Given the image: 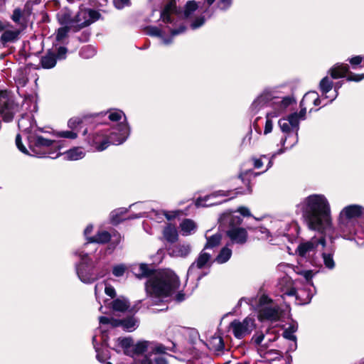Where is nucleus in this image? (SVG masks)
<instances>
[{"instance_id": "obj_40", "label": "nucleus", "mask_w": 364, "mask_h": 364, "mask_svg": "<svg viewBox=\"0 0 364 364\" xmlns=\"http://www.w3.org/2000/svg\"><path fill=\"white\" fill-rule=\"evenodd\" d=\"M232 256V250L227 246L223 247L218 256L215 257V261L218 264H224L227 262Z\"/></svg>"}, {"instance_id": "obj_33", "label": "nucleus", "mask_w": 364, "mask_h": 364, "mask_svg": "<svg viewBox=\"0 0 364 364\" xmlns=\"http://www.w3.org/2000/svg\"><path fill=\"white\" fill-rule=\"evenodd\" d=\"M111 239V235L105 230L99 231L95 236L88 238L87 243L104 244L109 242Z\"/></svg>"}, {"instance_id": "obj_28", "label": "nucleus", "mask_w": 364, "mask_h": 364, "mask_svg": "<svg viewBox=\"0 0 364 364\" xmlns=\"http://www.w3.org/2000/svg\"><path fill=\"white\" fill-rule=\"evenodd\" d=\"M181 230L183 236H188L196 232L197 225L191 219H184L180 224Z\"/></svg>"}, {"instance_id": "obj_60", "label": "nucleus", "mask_w": 364, "mask_h": 364, "mask_svg": "<svg viewBox=\"0 0 364 364\" xmlns=\"http://www.w3.org/2000/svg\"><path fill=\"white\" fill-rule=\"evenodd\" d=\"M16 82L22 87H23L27 82V78L21 73L19 76L15 77Z\"/></svg>"}, {"instance_id": "obj_29", "label": "nucleus", "mask_w": 364, "mask_h": 364, "mask_svg": "<svg viewBox=\"0 0 364 364\" xmlns=\"http://www.w3.org/2000/svg\"><path fill=\"white\" fill-rule=\"evenodd\" d=\"M207 346L211 350L222 351L224 349V343L221 336L215 335L208 341Z\"/></svg>"}, {"instance_id": "obj_6", "label": "nucleus", "mask_w": 364, "mask_h": 364, "mask_svg": "<svg viewBox=\"0 0 364 364\" xmlns=\"http://www.w3.org/2000/svg\"><path fill=\"white\" fill-rule=\"evenodd\" d=\"M219 220L222 224H228L226 235L232 244L244 245L247 241V230L239 227L242 222L240 216L235 215L232 212L227 211L220 217Z\"/></svg>"}, {"instance_id": "obj_12", "label": "nucleus", "mask_w": 364, "mask_h": 364, "mask_svg": "<svg viewBox=\"0 0 364 364\" xmlns=\"http://www.w3.org/2000/svg\"><path fill=\"white\" fill-rule=\"evenodd\" d=\"M20 111V105L15 102L13 95L6 90H0V117L5 122L12 121Z\"/></svg>"}, {"instance_id": "obj_10", "label": "nucleus", "mask_w": 364, "mask_h": 364, "mask_svg": "<svg viewBox=\"0 0 364 364\" xmlns=\"http://www.w3.org/2000/svg\"><path fill=\"white\" fill-rule=\"evenodd\" d=\"M278 124L282 132L286 134L281 140L282 144L284 146L288 139H289V146L287 149L293 147L297 144L299 139L298 131L299 125L297 123L296 115L290 114L287 117L280 119Z\"/></svg>"}, {"instance_id": "obj_7", "label": "nucleus", "mask_w": 364, "mask_h": 364, "mask_svg": "<svg viewBox=\"0 0 364 364\" xmlns=\"http://www.w3.org/2000/svg\"><path fill=\"white\" fill-rule=\"evenodd\" d=\"M74 254L78 257L80 262L75 264V271L79 279L85 284H91L105 273L97 274L89 255L83 250H77Z\"/></svg>"}, {"instance_id": "obj_37", "label": "nucleus", "mask_w": 364, "mask_h": 364, "mask_svg": "<svg viewBox=\"0 0 364 364\" xmlns=\"http://www.w3.org/2000/svg\"><path fill=\"white\" fill-rule=\"evenodd\" d=\"M333 88V82L328 77H324L319 83V89L322 96L326 98H331V95L328 96L327 94Z\"/></svg>"}, {"instance_id": "obj_39", "label": "nucleus", "mask_w": 364, "mask_h": 364, "mask_svg": "<svg viewBox=\"0 0 364 364\" xmlns=\"http://www.w3.org/2000/svg\"><path fill=\"white\" fill-rule=\"evenodd\" d=\"M298 329V323L295 321H292L289 324V326L284 331L283 336L286 339L296 342V336L294 333Z\"/></svg>"}, {"instance_id": "obj_20", "label": "nucleus", "mask_w": 364, "mask_h": 364, "mask_svg": "<svg viewBox=\"0 0 364 364\" xmlns=\"http://www.w3.org/2000/svg\"><path fill=\"white\" fill-rule=\"evenodd\" d=\"M30 141L31 146L33 147V151L36 152V149H46V148H55L60 149V146L59 145V141L48 139L41 136L35 135L33 136H29L28 138Z\"/></svg>"}, {"instance_id": "obj_3", "label": "nucleus", "mask_w": 364, "mask_h": 364, "mask_svg": "<svg viewBox=\"0 0 364 364\" xmlns=\"http://www.w3.org/2000/svg\"><path fill=\"white\" fill-rule=\"evenodd\" d=\"M130 134V127L126 123L111 129H97L90 136L88 144L99 151L106 149L110 144H121Z\"/></svg>"}, {"instance_id": "obj_25", "label": "nucleus", "mask_w": 364, "mask_h": 364, "mask_svg": "<svg viewBox=\"0 0 364 364\" xmlns=\"http://www.w3.org/2000/svg\"><path fill=\"white\" fill-rule=\"evenodd\" d=\"M198 13H205L208 11V8H205V6H199V4L195 1H189L186 3L184 10V16L186 18H191L194 14V12Z\"/></svg>"}, {"instance_id": "obj_17", "label": "nucleus", "mask_w": 364, "mask_h": 364, "mask_svg": "<svg viewBox=\"0 0 364 364\" xmlns=\"http://www.w3.org/2000/svg\"><path fill=\"white\" fill-rule=\"evenodd\" d=\"M349 67L348 65L337 63L334 65L328 71L332 78L338 79L345 77L347 74L348 81L360 82L364 79V73L362 74H355L348 73Z\"/></svg>"}, {"instance_id": "obj_5", "label": "nucleus", "mask_w": 364, "mask_h": 364, "mask_svg": "<svg viewBox=\"0 0 364 364\" xmlns=\"http://www.w3.org/2000/svg\"><path fill=\"white\" fill-rule=\"evenodd\" d=\"M57 17L61 25H70L73 31L77 32L98 20L100 14L95 10L82 6L75 13L68 9L63 10L58 14Z\"/></svg>"}, {"instance_id": "obj_48", "label": "nucleus", "mask_w": 364, "mask_h": 364, "mask_svg": "<svg viewBox=\"0 0 364 364\" xmlns=\"http://www.w3.org/2000/svg\"><path fill=\"white\" fill-rule=\"evenodd\" d=\"M127 212L126 208H119L112 211L110 214V218L113 223H118L120 222V215Z\"/></svg>"}, {"instance_id": "obj_51", "label": "nucleus", "mask_w": 364, "mask_h": 364, "mask_svg": "<svg viewBox=\"0 0 364 364\" xmlns=\"http://www.w3.org/2000/svg\"><path fill=\"white\" fill-rule=\"evenodd\" d=\"M82 122V119L79 117H73L70 118L68 122V127L75 131L78 126H80Z\"/></svg>"}, {"instance_id": "obj_50", "label": "nucleus", "mask_w": 364, "mask_h": 364, "mask_svg": "<svg viewBox=\"0 0 364 364\" xmlns=\"http://www.w3.org/2000/svg\"><path fill=\"white\" fill-rule=\"evenodd\" d=\"M55 135L58 137L74 139L77 137V133L73 130L58 132Z\"/></svg>"}, {"instance_id": "obj_61", "label": "nucleus", "mask_w": 364, "mask_h": 364, "mask_svg": "<svg viewBox=\"0 0 364 364\" xmlns=\"http://www.w3.org/2000/svg\"><path fill=\"white\" fill-rule=\"evenodd\" d=\"M236 212L240 213L243 216H250L251 213L250 210L244 206L239 207Z\"/></svg>"}, {"instance_id": "obj_57", "label": "nucleus", "mask_w": 364, "mask_h": 364, "mask_svg": "<svg viewBox=\"0 0 364 364\" xmlns=\"http://www.w3.org/2000/svg\"><path fill=\"white\" fill-rule=\"evenodd\" d=\"M16 144L18 149L24 154H28L26 148L22 144L20 134H17L16 137Z\"/></svg>"}, {"instance_id": "obj_43", "label": "nucleus", "mask_w": 364, "mask_h": 364, "mask_svg": "<svg viewBox=\"0 0 364 364\" xmlns=\"http://www.w3.org/2000/svg\"><path fill=\"white\" fill-rule=\"evenodd\" d=\"M167 350L168 348L164 345L156 342L150 341V353L149 354H152L153 355H161V354L165 353Z\"/></svg>"}, {"instance_id": "obj_62", "label": "nucleus", "mask_w": 364, "mask_h": 364, "mask_svg": "<svg viewBox=\"0 0 364 364\" xmlns=\"http://www.w3.org/2000/svg\"><path fill=\"white\" fill-rule=\"evenodd\" d=\"M363 58L360 55L355 56L349 60L352 65H357L361 63Z\"/></svg>"}, {"instance_id": "obj_27", "label": "nucleus", "mask_w": 364, "mask_h": 364, "mask_svg": "<svg viewBox=\"0 0 364 364\" xmlns=\"http://www.w3.org/2000/svg\"><path fill=\"white\" fill-rule=\"evenodd\" d=\"M209 231L210 230H208L205 235L206 243L203 249L205 250L218 247L220 244L222 240V235L220 233H216L211 236H208V233Z\"/></svg>"}, {"instance_id": "obj_30", "label": "nucleus", "mask_w": 364, "mask_h": 364, "mask_svg": "<svg viewBox=\"0 0 364 364\" xmlns=\"http://www.w3.org/2000/svg\"><path fill=\"white\" fill-rule=\"evenodd\" d=\"M63 154L68 160L76 161L84 158L85 152L82 147H74L66 151Z\"/></svg>"}, {"instance_id": "obj_1", "label": "nucleus", "mask_w": 364, "mask_h": 364, "mask_svg": "<svg viewBox=\"0 0 364 364\" xmlns=\"http://www.w3.org/2000/svg\"><path fill=\"white\" fill-rule=\"evenodd\" d=\"M132 271L138 278L149 277L145 289L147 296L153 299L161 300L170 296L180 285L178 276L170 269L151 274L148 265L141 264Z\"/></svg>"}, {"instance_id": "obj_63", "label": "nucleus", "mask_w": 364, "mask_h": 364, "mask_svg": "<svg viewBox=\"0 0 364 364\" xmlns=\"http://www.w3.org/2000/svg\"><path fill=\"white\" fill-rule=\"evenodd\" d=\"M301 274L304 276V277L307 280L309 281L313 277V272L311 270H305L301 272Z\"/></svg>"}, {"instance_id": "obj_13", "label": "nucleus", "mask_w": 364, "mask_h": 364, "mask_svg": "<svg viewBox=\"0 0 364 364\" xmlns=\"http://www.w3.org/2000/svg\"><path fill=\"white\" fill-rule=\"evenodd\" d=\"M0 46L6 47L17 42L24 31L8 21H0Z\"/></svg>"}, {"instance_id": "obj_4", "label": "nucleus", "mask_w": 364, "mask_h": 364, "mask_svg": "<svg viewBox=\"0 0 364 364\" xmlns=\"http://www.w3.org/2000/svg\"><path fill=\"white\" fill-rule=\"evenodd\" d=\"M176 1L171 0L164 7L161 12V18L165 23L170 24L167 26L170 31L171 36L166 38L163 36L164 31L156 26H149L147 28V33L151 36L159 37L162 40V43L166 45H170L173 42V38L185 32L186 28L183 25H179L177 26V21L176 20Z\"/></svg>"}, {"instance_id": "obj_49", "label": "nucleus", "mask_w": 364, "mask_h": 364, "mask_svg": "<svg viewBox=\"0 0 364 364\" xmlns=\"http://www.w3.org/2000/svg\"><path fill=\"white\" fill-rule=\"evenodd\" d=\"M127 269L126 265L124 264L114 265L112 268V274L117 277H122Z\"/></svg>"}, {"instance_id": "obj_55", "label": "nucleus", "mask_w": 364, "mask_h": 364, "mask_svg": "<svg viewBox=\"0 0 364 364\" xmlns=\"http://www.w3.org/2000/svg\"><path fill=\"white\" fill-rule=\"evenodd\" d=\"M105 292L111 298H114L116 296V291L110 284H105Z\"/></svg>"}, {"instance_id": "obj_31", "label": "nucleus", "mask_w": 364, "mask_h": 364, "mask_svg": "<svg viewBox=\"0 0 364 364\" xmlns=\"http://www.w3.org/2000/svg\"><path fill=\"white\" fill-rule=\"evenodd\" d=\"M132 350L134 355H142L144 353H150V341H139L132 346Z\"/></svg>"}, {"instance_id": "obj_35", "label": "nucleus", "mask_w": 364, "mask_h": 364, "mask_svg": "<svg viewBox=\"0 0 364 364\" xmlns=\"http://www.w3.org/2000/svg\"><path fill=\"white\" fill-rule=\"evenodd\" d=\"M41 63L43 68L50 69L56 65V56L55 53L48 52L45 55L42 56Z\"/></svg>"}, {"instance_id": "obj_59", "label": "nucleus", "mask_w": 364, "mask_h": 364, "mask_svg": "<svg viewBox=\"0 0 364 364\" xmlns=\"http://www.w3.org/2000/svg\"><path fill=\"white\" fill-rule=\"evenodd\" d=\"M264 338V335L262 333H257L252 337V341L256 345H259Z\"/></svg>"}, {"instance_id": "obj_15", "label": "nucleus", "mask_w": 364, "mask_h": 364, "mask_svg": "<svg viewBox=\"0 0 364 364\" xmlns=\"http://www.w3.org/2000/svg\"><path fill=\"white\" fill-rule=\"evenodd\" d=\"M212 264V255L203 250L188 269L187 277H196L200 280L207 273L201 274L199 270L209 269Z\"/></svg>"}, {"instance_id": "obj_53", "label": "nucleus", "mask_w": 364, "mask_h": 364, "mask_svg": "<svg viewBox=\"0 0 364 364\" xmlns=\"http://www.w3.org/2000/svg\"><path fill=\"white\" fill-rule=\"evenodd\" d=\"M181 328L178 326H170L166 330V334L171 336H175L176 334L180 333Z\"/></svg>"}, {"instance_id": "obj_2", "label": "nucleus", "mask_w": 364, "mask_h": 364, "mask_svg": "<svg viewBox=\"0 0 364 364\" xmlns=\"http://www.w3.org/2000/svg\"><path fill=\"white\" fill-rule=\"evenodd\" d=\"M302 211L309 228L321 232L331 228L330 204L323 194H311L297 206Z\"/></svg>"}, {"instance_id": "obj_24", "label": "nucleus", "mask_w": 364, "mask_h": 364, "mask_svg": "<svg viewBox=\"0 0 364 364\" xmlns=\"http://www.w3.org/2000/svg\"><path fill=\"white\" fill-rule=\"evenodd\" d=\"M12 21L20 28L25 31L28 26L30 18L20 7L14 9L10 16Z\"/></svg>"}, {"instance_id": "obj_45", "label": "nucleus", "mask_w": 364, "mask_h": 364, "mask_svg": "<svg viewBox=\"0 0 364 364\" xmlns=\"http://www.w3.org/2000/svg\"><path fill=\"white\" fill-rule=\"evenodd\" d=\"M323 262L325 267L329 269H333L335 267V262L333 260V255L331 253H322Z\"/></svg>"}, {"instance_id": "obj_16", "label": "nucleus", "mask_w": 364, "mask_h": 364, "mask_svg": "<svg viewBox=\"0 0 364 364\" xmlns=\"http://www.w3.org/2000/svg\"><path fill=\"white\" fill-rule=\"evenodd\" d=\"M101 324H109L112 327L122 326L124 330L132 332L139 326V321L134 316H129L124 319H113L106 316L99 318Z\"/></svg>"}, {"instance_id": "obj_46", "label": "nucleus", "mask_w": 364, "mask_h": 364, "mask_svg": "<svg viewBox=\"0 0 364 364\" xmlns=\"http://www.w3.org/2000/svg\"><path fill=\"white\" fill-rule=\"evenodd\" d=\"M40 0H28L24 5L23 9L22 10L24 13L28 16L30 18L31 15L33 14V6L35 4H39Z\"/></svg>"}, {"instance_id": "obj_11", "label": "nucleus", "mask_w": 364, "mask_h": 364, "mask_svg": "<svg viewBox=\"0 0 364 364\" xmlns=\"http://www.w3.org/2000/svg\"><path fill=\"white\" fill-rule=\"evenodd\" d=\"M251 191L252 190L250 187H248L245 192H240L238 191H217L208 196H205L203 198H198L196 201V205L197 207H209L218 205L223 202H226L230 199L234 198L238 194L250 193Z\"/></svg>"}, {"instance_id": "obj_36", "label": "nucleus", "mask_w": 364, "mask_h": 364, "mask_svg": "<svg viewBox=\"0 0 364 364\" xmlns=\"http://www.w3.org/2000/svg\"><path fill=\"white\" fill-rule=\"evenodd\" d=\"M114 311L124 312L129 308V303L125 297H119L112 302Z\"/></svg>"}, {"instance_id": "obj_34", "label": "nucleus", "mask_w": 364, "mask_h": 364, "mask_svg": "<svg viewBox=\"0 0 364 364\" xmlns=\"http://www.w3.org/2000/svg\"><path fill=\"white\" fill-rule=\"evenodd\" d=\"M141 364H168L165 358L160 355H146L141 360Z\"/></svg>"}, {"instance_id": "obj_42", "label": "nucleus", "mask_w": 364, "mask_h": 364, "mask_svg": "<svg viewBox=\"0 0 364 364\" xmlns=\"http://www.w3.org/2000/svg\"><path fill=\"white\" fill-rule=\"evenodd\" d=\"M18 128L24 132H30L33 129L31 119L28 116H22L18 122Z\"/></svg>"}, {"instance_id": "obj_32", "label": "nucleus", "mask_w": 364, "mask_h": 364, "mask_svg": "<svg viewBox=\"0 0 364 364\" xmlns=\"http://www.w3.org/2000/svg\"><path fill=\"white\" fill-rule=\"evenodd\" d=\"M108 118L112 122H119L114 127H117L119 124L122 123H126L128 126V123L127 122V118L124 113L120 109H110L108 111Z\"/></svg>"}, {"instance_id": "obj_56", "label": "nucleus", "mask_w": 364, "mask_h": 364, "mask_svg": "<svg viewBox=\"0 0 364 364\" xmlns=\"http://www.w3.org/2000/svg\"><path fill=\"white\" fill-rule=\"evenodd\" d=\"M130 0H114V5L117 9H122L128 6Z\"/></svg>"}, {"instance_id": "obj_41", "label": "nucleus", "mask_w": 364, "mask_h": 364, "mask_svg": "<svg viewBox=\"0 0 364 364\" xmlns=\"http://www.w3.org/2000/svg\"><path fill=\"white\" fill-rule=\"evenodd\" d=\"M215 0H204L203 5L206 6V8H209ZM232 0H218V7L223 11H225L229 9L232 4Z\"/></svg>"}, {"instance_id": "obj_58", "label": "nucleus", "mask_w": 364, "mask_h": 364, "mask_svg": "<svg viewBox=\"0 0 364 364\" xmlns=\"http://www.w3.org/2000/svg\"><path fill=\"white\" fill-rule=\"evenodd\" d=\"M67 52H68V50L65 47H63V46L60 47L58 49L56 58H58L60 60L65 59L66 57Z\"/></svg>"}, {"instance_id": "obj_64", "label": "nucleus", "mask_w": 364, "mask_h": 364, "mask_svg": "<svg viewBox=\"0 0 364 364\" xmlns=\"http://www.w3.org/2000/svg\"><path fill=\"white\" fill-rule=\"evenodd\" d=\"M92 230H93L92 225H88L84 230V235L87 241H88V238H90V237H89V235L91 234Z\"/></svg>"}, {"instance_id": "obj_22", "label": "nucleus", "mask_w": 364, "mask_h": 364, "mask_svg": "<svg viewBox=\"0 0 364 364\" xmlns=\"http://www.w3.org/2000/svg\"><path fill=\"white\" fill-rule=\"evenodd\" d=\"M168 254L173 257H186L192 250L191 244L188 242L178 243L168 248Z\"/></svg>"}, {"instance_id": "obj_54", "label": "nucleus", "mask_w": 364, "mask_h": 364, "mask_svg": "<svg viewBox=\"0 0 364 364\" xmlns=\"http://www.w3.org/2000/svg\"><path fill=\"white\" fill-rule=\"evenodd\" d=\"M95 54V50L90 48L89 46H86L82 48L81 55L83 58H90Z\"/></svg>"}, {"instance_id": "obj_21", "label": "nucleus", "mask_w": 364, "mask_h": 364, "mask_svg": "<svg viewBox=\"0 0 364 364\" xmlns=\"http://www.w3.org/2000/svg\"><path fill=\"white\" fill-rule=\"evenodd\" d=\"M295 100L291 96H286L283 97H274L272 95V107L273 112H278V116L284 112L289 106L293 104Z\"/></svg>"}, {"instance_id": "obj_19", "label": "nucleus", "mask_w": 364, "mask_h": 364, "mask_svg": "<svg viewBox=\"0 0 364 364\" xmlns=\"http://www.w3.org/2000/svg\"><path fill=\"white\" fill-rule=\"evenodd\" d=\"M312 103L315 106H318L321 105V99L319 98L318 94L315 91H311L304 95L301 102V110L298 112H294L291 114H296L297 118V123L299 125V122L301 120H304L306 118V105Z\"/></svg>"}, {"instance_id": "obj_26", "label": "nucleus", "mask_w": 364, "mask_h": 364, "mask_svg": "<svg viewBox=\"0 0 364 364\" xmlns=\"http://www.w3.org/2000/svg\"><path fill=\"white\" fill-rule=\"evenodd\" d=\"M282 297L296 296V289L292 286V282L289 277H284L280 282Z\"/></svg>"}, {"instance_id": "obj_8", "label": "nucleus", "mask_w": 364, "mask_h": 364, "mask_svg": "<svg viewBox=\"0 0 364 364\" xmlns=\"http://www.w3.org/2000/svg\"><path fill=\"white\" fill-rule=\"evenodd\" d=\"M256 310L258 319L261 321H277L282 315L279 305L266 295L259 297Z\"/></svg>"}, {"instance_id": "obj_18", "label": "nucleus", "mask_w": 364, "mask_h": 364, "mask_svg": "<svg viewBox=\"0 0 364 364\" xmlns=\"http://www.w3.org/2000/svg\"><path fill=\"white\" fill-rule=\"evenodd\" d=\"M254 327L255 320L250 317L245 318L242 321L235 320L230 323V328L237 338H242L250 333Z\"/></svg>"}, {"instance_id": "obj_9", "label": "nucleus", "mask_w": 364, "mask_h": 364, "mask_svg": "<svg viewBox=\"0 0 364 364\" xmlns=\"http://www.w3.org/2000/svg\"><path fill=\"white\" fill-rule=\"evenodd\" d=\"M362 207L358 205H348L341 211L338 225L344 237H346L347 234L355 232L354 221L362 215Z\"/></svg>"}, {"instance_id": "obj_14", "label": "nucleus", "mask_w": 364, "mask_h": 364, "mask_svg": "<svg viewBox=\"0 0 364 364\" xmlns=\"http://www.w3.org/2000/svg\"><path fill=\"white\" fill-rule=\"evenodd\" d=\"M320 245L322 248L326 246L325 239L323 237L320 238L313 237L311 240L300 243L296 248V252L300 257L314 264H316L314 257Z\"/></svg>"}, {"instance_id": "obj_44", "label": "nucleus", "mask_w": 364, "mask_h": 364, "mask_svg": "<svg viewBox=\"0 0 364 364\" xmlns=\"http://www.w3.org/2000/svg\"><path fill=\"white\" fill-rule=\"evenodd\" d=\"M278 117V112H268L266 114V123L264 134H267L272 131L273 123L272 119Z\"/></svg>"}, {"instance_id": "obj_23", "label": "nucleus", "mask_w": 364, "mask_h": 364, "mask_svg": "<svg viewBox=\"0 0 364 364\" xmlns=\"http://www.w3.org/2000/svg\"><path fill=\"white\" fill-rule=\"evenodd\" d=\"M267 105L272 107V93L269 91H264L253 101L250 109L254 114H256Z\"/></svg>"}, {"instance_id": "obj_47", "label": "nucleus", "mask_w": 364, "mask_h": 364, "mask_svg": "<svg viewBox=\"0 0 364 364\" xmlns=\"http://www.w3.org/2000/svg\"><path fill=\"white\" fill-rule=\"evenodd\" d=\"M63 26L58 29L56 33V40L60 41H62L64 38L66 37L68 33L70 31H73V29L70 26V25H62Z\"/></svg>"}, {"instance_id": "obj_38", "label": "nucleus", "mask_w": 364, "mask_h": 364, "mask_svg": "<svg viewBox=\"0 0 364 364\" xmlns=\"http://www.w3.org/2000/svg\"><path fill=\"white\" fill-rule=\"evenodd\" d=\"M164 237L170 242H174L178 240V232L176 228L173 225H167L163 231Z\"/></svg>"}, {"instance_id": "obj_52", "label": "nucleus", "mask_w": 364, "mask_h": 364, "mask_svg": "<svg viewBox=\"0 0 364 364\" xmlns=\"http://www.w3.org/2000/svg\"><path fill=\"white\" fill-rule=\"evenodd\" d=\"M205 23L204 16H199L196 18L191 24V27L193 29H197L201 26H203Z\"/></svg>"}]
</instances>
